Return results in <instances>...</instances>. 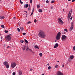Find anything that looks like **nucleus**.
I'll return each mask as SVG.
<instances>
[{
    "label": "nucleus",
    "instance_id": "412c9836",
    "mask_svg": "<svg viewBox=\"0 0 75 75\" xmlns=\"http://www.w3.org/2000/svg\"><path fill=\"white\" fill-rule=\"evenodd\" d=\"M70 58L71 59H73L74 58V57L73 55H71L70 56Z\"/></svg>",
    "mask_w": 75,
    "mask_h": 75
},
{
    "label": "nucleus",
    "instance_id": "13d9d810",
    "mask_svg": "<svg viewBox=\"0 0 75 75\" xmlns=\"http://www.w3.org/2000/svg\"><path fill=\"white\" fill-rule=\"evenodd\" d=\"M1 40H3V38H2L1 37Z\"/></svg>",
    "mask_w": 75,
    "mask_h": 75
},
{
    "label": "nucleus",
    "instance_id": "8fccbe9b",
    "mask_svg": "<svg viewBox=\"0 0 75 75\" xmlns=\"http://www.w3.org/2000/svg\"><path fill=\"white\" fill-rule=\"evenodd\" d=\"M28 10H29V11H30V6H29Z\"/></svg>",
    "mask_w": 75,
    "mask_h": 75
},
{
    "label": "nucleus",
    "instance_id": "37998d69",
    "mask_svg": "<svg viewBox=\"0 0 75 75\" xmlns=\"http://www.w3.org/2000/svg\"><path fill=\"white\" fill-rule=\"evenodd\" d=\"M33 12H32L31 13L30 16H32V15H33Z\"/></svg>",
    "mask_w": 75,
    "mask_h": 75
},
{
    "label": "nucleus",
    "instance_id": "f704fd0d",
    "mask_svg": "<svg viewBox=\"0 0 75 75\" xmlns=\"http://www.w3.org/2000/svg\"><path fill=\"white\" fill-rule=\"evenodd\" d=\"M13 75H16V73L15 72H13Z\"/></svg>",
    "mask_w": 75,
    "mask_h": 75
},
{
    "label": "nucleus",
    "instance_id": "5701e85b",
    "mask_svg": "<svg viewBox=\"0 0 75 75\" xmlns=\"http://www.w3.org/2000/svg\"><path fill=\"white\" fill-rule=\"evenodd\" d=\"M35 48H38V49H39V48H38V46H37V45H35Z\"/></svg>",
    "mask_w": 75,
    "mask_h": 75
},
{
    "label": "nucleus",
    "instance_id": "4d7b16f0",
    "mask_svg": "<svg viewBox=\"0 0 75 75\" xmlns=\"http://www.w3.org/2000/svg\"><path fill=\"white\" fill-rule=\"evenodd\" d=\"M26 48H28V46H27Z\"/></svg>",
    "mask_w": 75,
    "mask_h": 75
},
{
    "label": "nucleus",
    "instance_id": "c85d7f7f",
    "mask_svg": "<svg viewBox=\"0 0 75 75\" xmlns=\"http://www.w3.org/2000/svg\"><path fill=\"white\" fill-rule=\"evenodd\" d=\"M5 33H8V30H5L4 31Z\"/></svg>",
    "mask_w": 75,
    "mask_h": 75
},
{
    "label": "nucleus",
    "instance_id": "3c124183",
    "mask_svg": "<svg viewBox=\"0 0 75 75\" xmlns=\"http://www.w3.org/2000/svg\"><path fill=\"white\" fill-rule=\"evenodd\" d=\"M27 16H28V14H26V17H27Z\"/></svg>",
    "mask_w": 75,
    "mask_h": 75
},
{
    "label": "nucleus",
    "instance_id": "49530a36",
    "mask_svg": "<svg viewBox=\"0 0 75 75\" xmlns=\"http://www.w3.org/2000/svg\"><path fill=\"white\" fill-rule=\"evenodd\" d=\"M31 52H33V53H34V52H33V51H32V50H31L30 51Z\"/></svg>",
    "mask_w": 75,
    "mask_h": 75
},
{
    "label": "nucleus",
    "instance_id": "473e14b6",
    "mask_svg": "<svg viewBox=\"0 0 75 75\" xmlns=\"http://www.w3.org/2000/svg\"><path fill=\"white\" fill-rule=\"evenodd\" d=\"M25 34H26V33H23V35H25Z\"/></svg>",
    "mask_w": 75,
    "mask_h": 75
},
{
    "label": "nucleus",
    "instance_id": "9b49d317",
    "mask_svg": "<svg viewBox=\"0 0 75 75\" xmlns=\"http://www.w3.org/2000/svg\"><path fill=\"white\" fill-rule=\"evenodd\" d=\"M55 45H54V48H57V47H58V46H59V45H58V44L57 43H56L55 44Z\"/></svg>",
    "mask_w": 75,
    "mask_h": 75
},
{
    "label": "nucleus",
    "instance_id": "393cba45",
    "mask_svg": "<svg viewBox=\"0 0 75 75\" xmlns=\"http://www.w3.org/2000/svg\"><path fill=\"white\" fill-rule=\"evenodd\" d=\"M37 8H40V6L39 5H37Z\"/></svg>",
    "mask_w": 75,
    "mask_h": 75
},
{
    "label": "nucleus",
    "instance_id": "a878e982",
    "mask_svg": "<svg viewBox=\"0 0 75 75\" xmlns=\"http://www.w3.org/2000/svg\"><path fill=\"white\" fill-rule=\"evenodd\" d=\"M17 30L18 32H20V30L19 28H17Z\"/></svg>",
    "mask_w": 75,
    "mask_h": 75
},
{
    "label": "nucleus",
    "instance_id": "dca6fc26",
    "mask_svg": "<svg viewBox=\"0 0 75 75\" xmlns=\"http://www.w3.org/2000/svg\"><path fill=\"white\" fill-rule=\"evenodd\" d=\"M20 42H21V43H23V42H25H25H24V40H20Z\"/></svg>",
    "mask_w": 75,
    "mask_h": 75
},
{
    "label": "nucleus",
    "instance_id": "7ed1b4c3",
    "mask_svg": "<svg viewBox=\"0 0 75 75\" xmlns=\"http://www.w3.org/2000/svg\"><path fill=\"white\" fill-rule=\"evenodd\" d=\"M6 40V41H10L11 40V38L10 35H8L6 36L5 38Z\"/></svg>",
    "mask_w": 75,
    "mask_h": 75
},
{
    "label": "nucleus",
    "instance_id": "774afa93",
    "mask_svg": "<svg viewBox=\"0 0 75 75\" xmlns=\"http://www.w3.org/2000/svg\"><path fill=\"white\" fill-rule=\"evenodd\" d=\"M64 9H63V10H64Z\"/></svg>",
    "mask_w": 75,
    "mask_h": 75
},
{
    "label": "nucleus",
    "instance_id": "b1692460",
    "mask_svg": "<svg viewBox=\"0 0 75 75\" xmlns=\"http://www.w3.org/2000/svg\"><path fill=\"white\" fill-rule=\"evenodd\" d=\"M55 68H58V65H56L55 66Z\"/></svg>",
    "mask_w": 75,
    "mask_h": 75
},
{
    "label": "nucleus",
    "instance_id": "c03bdc74",
    "mask_svg": "<svg viewBox=\"0 0 75 75\" xmlns=\"http://www.w3.org/2000/svg\"><path fill=\"white\" fill-rule=\"evenodd\" d=\"M64 31H67V29H64Z\"/></svg>",
    "mask_w": 75,
    "mask_h": 75
},
{
    "label": "nucleus",
    "instance_id": "4468645a",
    "mask_svg": "<svg viewBox=\"0 0 75 75\" xmlns=\"http://www.w3.org/2000/svg\"><path fill=\"white\" fill-rule=\"evenodd\" d=\"M5 17L4 16H0V19H1V20H3L4 18Z\"/></svg>",
    "mask_w": 75,
    "mask_h": 75
},
{
    "label": "nucleus",
    "instance_id": "4be33fe9",
    "mask_svg": "<svg viewBox=\"0 0 75 75\" xmlns=\"http://www.w3.org/2000/svg\"><path fill=\"white\" fill-rule=\"evenodd\" d=\"M39 55L40 56V57H42V53H40L39 54Z\"/></svg>",
    "mask_w": 75,
    "mask_h": 75
},
{
    "label": "nucleus",
    "instance_id": "e433bc0d",
    "mask_svg": "<svg viewBox=\"0 0 75 75\" xmlns=\"http://www.w3.org/2000/svg\"><path fill=\"white\" fill-rule=\"evenodd\" d=\"M31 23V22L30 21H29L27 23L28 24H30Z\"/></svg>",
    "mask_w": 75,
    "mask_h": 75
},
{
    "label": "nucleus",
    "instance_id": "864d4df0",
    "mask_svg": "<svg viewBox=\"0 0 75 75\" xmlns=\"http://www.w3.org/2000/svg\"><path fill=\"white\" fill-rule=\"evenodd\" d=\"M24 12H25V13H27V11H25Z\"/></svg>",
    "mask_w": 75,
    "mask_h": 75
},
{
    "label": "nucleus",
    "instance_id": "ddd939ff",
    "mask_svg": "<svg viewBox=\"0 0 75 75\" xmlns=\"http://www.w3.org/2000/svg\"><path fill=\"white\" fill-rule=\"evenodd\" d=\"M26 48V46H23V47H22V50L23 51H24L25 50V48Z\"/></svg>",
    "mask_w": 75,
    "mask_h": 75
},
{
    "label": "nucleus",
    "instance_id": "cd10ccee",
    "mask_svg": "<svg viewBox=\"0 0 75 75\" xmlns=\"http://www.w3.org/2000/svg\"><path fill=\"white\" fill-rule=\"evenodd\" d=\"M73 51H75V46H74L73 48Z\"/></svg>",
    "mask_w": 75,
    "mask_h": 75
},
{
    "label": "nucleus",
    "instance_id": "603ef678",
    "mask_svg": "<svg viewBox=\"0 0 75 75\" xmlns=\"http://www.w3.org/2000/svg\"><path fill=\"white\" fill-rule=\"evenodd\" d=\"M10 48V46H8L7 47V48Z\"/></svg>",
    "mask_w": 75,
    "mask_h": 75
},
{
    "label": "nucleus",
    "instance_id": "58836bf2",
    "mask_svg": "<svg viewBox=\"0 0 75 75\" xmlns=\"http://www.w3.org/2000/svg\"><path fill=\"white\" fill-rule=\"evenodd\" d=\"M28 50H29V48H26V51H28Z\"/></svg>",
    "mask_w": 75,
    "mask_h": 75
},
{
    "label": "nucleus",
    "instance_id": "680f3d73",
    "mask_svg": "<svg viewBox=\"0 0 75 75\" xmlns=\"http://www.w3.org/2000/svg\"><path fill=\"white\" fill-rule=\"evenodd\" d=\"M55 42H57V40H55Z\"/></svg>",
    "mask_w": 75,
    "mask_h": 75
},
{
    "label": "nucleus",
    "instance_id": "ea45409f",
    "mask_svg": "<svg viewBox=\"0 0 75 75\" xmlns=\"http://www.w3.org/2000/svg\"><path fill=\"white\" fill-rule=\"evenodd\" d=\"M62 68H64V65L63 64H62Z\"/></svg>",
    "mask_w": 75,
    "mask_h": 75
},
{
    "label": "nucleus",
    "instance_id": "4c0bfd02",
    "mask_svg": "<svg viewBox=\"0 0 75 75\" xmlns=\"http://www.w3.org/2000/svg\"><path fill=\"white\" fill-rule=\"evenodd\" d=\"M33 3V1L32 0H30V3L31 4Z\"/></svg>",
    "mask_w": 75,
    "mask_h": 75
},
{
    "label": "nucleus",
    "instance_id": "09e8293b",
    "mask_svg": "<svg viewBox=\"0 0 75 75\" xmlns=\"http://www.w3.org/2000/svg\"><path fill=\"white\" fill-rule=\"evenodd\" d=\"M29 51H31V49H29Z\"/></svg>",
    "mask_w": 75,
    "mask_h": 75
},
{
    "label": "nucleus",
    "instance_id": "bf43d9fd",
    "mask_svg": "<svg viewBox=\"0 0 75 75\" xmlns=\"http://www.w3.org/2000/svg\"><path fill=\"white\" fill-rule=\"evenodd\" d=\"M13 18L14 19H16V17H14Z\"/></svg>",
    "mask_w": 75,
    "mask_h": 75
},
{
    "label": "nucleus",
    "instance_id": "f8f14e48",
    "mask_svg": "<svg viewBox=\"0 0 75 75\" xmlns=\"http://www.w3.org/2000/svg\"><path fill=\"white\" fill-rule=\"evenodd\" d=\"M28 7V4H27L26 5L25 4L24 6V8H27Z\"/></svg>",
    "mask_w": 75,
    "mask_h": 75
},
{
    "label": "nucleus",
    "instance_id": "2f4dec72",
    "mask_svg": "<svg viewBox=\"0 0 75 75\" xmlns=\"http://www.w3.org/2000/svg\"><path fill=\"white\" fill-rule=\"evenodd\" d=\"M34 22L35 23H37V20L35 19V20H34Z\"/></svg>",
    "mask_w": 75,
    "mask_h": 75
},
{
    "label": "nucleus",
    "instance_id": "a18cd8bd",
    "mask_svg": "<svg viewBox=\"0 0 75 75\" xmlns=\"http://www.w3.org/2000/svg\"><path fill=\"white\" fill-rule=\"evenodd\" d=\"M75 0H72V2H73V3H74V2H75Z\"/></svg>",
    "mask_w": 75,
    "mask_h": 75
},
{
    "label": "nucleus",
    "instance_id": "69168bd1",
    "mask_svg": "<svg viewBox=\"0 0 75 75\" xmlns=\"http://www.w3.org/2000/svg\"><path fill=\"white\" fill-rule=\"evenodd\" d=\"M2 0H0V1H1Z\"/></svg>",
    "mask_w": 75,
    "mask_h": 75
},
{
    "label": "nucleus",
    "instance_id": "aec40b11",
    "mask_svg": "<svg viewBox=\"0 0 75 75\" xmlns=\"http://www.w3.org/2000/svg\"><path fill=\"white\" fill-rule=\"evenodd\" d=\"M1 28H5V27H4V25H1Z\"/></svg>",
    "mask_w": 75,
    "mask_h": 75
},
{
    "label": "nucleus",
    "instance_id": "bb28decb",
    "mask_svg": "<svg viewBox=\"0 0 75 75\" xmlns=\"http://www.w3.org/2000/svg\"><path fill=\"white\" fill-rule=\"evenodd\" d=\"M48 69H51V66H49L48 68Z\"/></svg>",
    "mask_w": 75,
    "mask_h": 75
},
{
    "label": "nucleus",
    "instance_id": "0e129e2a",
    "mask_svg": "<svg viewBox=\"0 0 75 75\" xmlns=\"http://www.w3.org/2000/svg\"><path fill=\"white\" fill-rule=\"evenodd\" d=\"M57 62H59V61H57Z\"/></svg>",
    "mask_w": 75,
    "mask_h": 75
},
{
    "label": "nucleus",
    "instance_id": "052dcab7",
    "mask_svg": "<svg viewBox=\"0 0 75 75\" xmlns=\"http://www.w3.org/2000/svg\"><path fill=\"white\" fill-rule=\"evenodd\" d=\"M71 0H68V1H71Z\"/></svg>",
    "mask_w": 75,
    "mask_h": 75
},
{
    "label": "nucleus",
    "instance_id": "c9c22d12",
    "mask_svg": "<svg viewBox=\"0 0 75 75\" xmlns=\"http://www.w3.org/2000/svg\"><path fill=\"white\" fill-rule=\"evenodd\" d=\"M4 48H6L7 47V46L6 45H4Z\"/></svg>",
    "mask_w": 75,
    "mask_h": 75
},
{
    "label": "nucleus",
    "instance_id": "de8ad7c7",
    "mask_svg": "<svg viewBox=\"0 0 75 75\" xmlns=\"http://www.w3.org/2000/svg\"><path fill=\"white\" fill-rule=\"evenodd\" d=\"M72 17H71L70 18V20H72Z\"/></svg>",
    "mask_w": 75,
    "mask_h": 75
},
{
    "label": "nucleus",
    "instance_id": "1a4fd4ad",
    "mask_svg": "<svg viewBox=\"0 0 75 75\" xmlns=\"http://www.w3.org/2000/svg\"><path fill=\"white\" fill-rule=\"evenodd\" d=\"M72 9H71L69 11V13L68 14V18H70L71 16V13H72Z\"/></svg>",
    "mask_w": 75,
    "mask_h": 75
},
{
    "label": "nucleus",
    "instance_id": "5fc2aeb1",
    "mask_svg": "<svg viewBox=\"0 0 75 75\" xmlns=\"http://www.w3.org/2000/svg\"><path fill=\"white\" fill-rule=\"evenodd\" d=\"M30 71H33V69H30Z\"/></svg>",
    "mask_w": 75,
    "mask_h": 75
},
{
    "label": "nucleus",
    "instance_id": "79ce46f5",
    "mask_svg": "<svg viewBox=\"0 0 75 75\" xmlns=\"http://www.w3.org/2000/svg\"><path fill=\"white\" fill-rule=\"evenodd\" d=\"M51 3H54V1H51Z\"/></svg>",
    "mask_w": 75,
    "mask_h": 75
},
{
    "label": "nucleus",
    "instance_id": "6e6552de",
    "mask_svg": "<svg viewBox=\"0 0 75 75\" xmlns=\"http://www.w3.org/2000/svg\"><path fill=\"white\" fill-rule=\"evenodd\" d=\"M58 20H59L58 22L59 24H61L60 23H61L62 24H64V22L62 21L61 20V18H58Z\"/></svg>",
    "mask_w": 75,
    "mask_h": 75
},
{
    "label": "nucleus",
    "instance_id": "6ab92c4d",
    "mask_svg": "<svg viewBox=\"0 0 75 75\" xmlns=\"http://www.w3.org/2000/svg\"><path fill=\"white\" fill-rule=\"evenodd\" d=\"M24 40L25 41L26 43V44H27V43H28V41L27 40H26L25 39H24Z\"/></svg>",
    "mask_w": 75,
    "mask_h": 75
},
{
    "label": "nucleus",
    "instance_id": "423d86ee",
    "mask_svg": "<svg viewBox=\"0 0 75 75\" xmlns=\"http://www.w3.org/2000/svg\"><path fill=\"white\" fill-rule=\"evenodd\" d=\"M16 63L15 62H13L11 64V67L13 68H14V67L16 66Z\"/></svg>",
    "mask_w": 75,
    "mask_h": 75
},
{
    "label": "nucleus",
    "instance_id": "f03ea898",
    "mask_svg": "<svg viewBox=\"0 0 75 75\" xmlns=\"http://www.w3.org/2000/svg\"><path fill=\"white\" fill-rule=\"evenodd\" d=\"M61 37V32H59L56 35V39L57 40H59Z\"/></svg>",
    "mask_w": 75,
    "mask_h": 75
},
{
    "label": "nucleus",
    "instance_id": "39448f33",
    "mask_svg": "<svg viewBox=\"0 0 75 75\" xmlns=\"http://www.w3.org/2000/svg\"><path fill=\"white\" fill-rule=\"evenodd\" d=\"M67 38V37L64 35H63L62 37V41H65V40Z\"/></svg>",
    "mask_w": 75,
    "mask_h": 75
},
{
    "label": "nucleus",
    "instance_id": "2eb2a0df",
    "mask_svg": "<svg viewBox=\"0 0 75 75\" xmlns=\"http://www.w3.org/2000/svg\"><path fill=\"white\" fill-rule=\"evenodd\" d=\"M19 75H21V74H22V71L21 70H19Z\"/></svg>",
    "mask_w": 75,
    "mask_h": 75
},
{
    "label": "nucleus",
    "instance_id": "f3484780",
    "mask_svg": "<svg viewBox=\"0 0 75 75\" xmlns=\"http://www.w3.org/2000/svg\"><path fill=\"white\" fill-rule=\"evenodd\" d=\"M20 29H21V31H23V30H24V28L22 27H20Z\"/></svg>",
    "mask_w": 75,
    "mask_h": 75
},
{
    "label": "nucleus",
    "instance_id": "e2e57ef3",
    "mask_svg": "<svg viewBox=\"0 0 75 75\" xmlns=\"http://www.w3.org/2000/svg\"><path fill=\"white\" fill-rule=\"evenodd\" d=\"M42 75H44V74H42Z\"/></svg>",
    "mask_w": 75,
    "mask_h": 75
},
{
    "label": "nucleus",
    "instance_id": "6e6d98bb",
    "mask_svg": "<svg viewBox=\"0 0 75 75\" xmlns=\"http://www.w3.org/2000/svg\"><path fill=\"white\" fill-rule=\"evenodd\" d=\"M49 65H50L49 64H47V65L49 66Z\"/></svg>",
    "mask_w": 75,
    "mask_h": 75
},
{
    "label": "nucleus",
    "instance_id": "a211bd4d",
    "mask_svg": "<svg viewBox=\"0 0 75 75\" xmlns=\"http://www.w3.org/2000/svg\"><path fill=\"white\" fill-rule=\"evenodd\" d=\"M39 11L40 13H42V9H40L39 10Z\"/></svg>",
    "mask_w": 75,
    "mask_h": 75
},
{
    "label": "nucleus",
    "instance_id": "72a5a7b5",
    "mask_svg": "<svg viewBox=\"0 0 75 75\" xmlns=\"http://www.w3.org/2000/svg\"><path fill=\"white\" fill-rule=\"evenodd\" d=\"M46 2L47 3H49V1H48V0H47Z\"/></svg>",
    "mask_w": 75,
    "mask_h": 75
},
{
    "label": "nucleus",
    "instance_id": "20e7f679",
    "mask_svg": "<svg viewBox=\"0 0 75 75\" xmlns=\"http://www.w3.org/2000/svg\"><path fill=\"white\" fill-rule=\"evenodd\" d=\"M4 65L6 68H8L10 67L9 65H8V63L7 62H4Z\"/></svg>",
    "mask_w": 75,
    "mask_h": 75
},
{
    "label": "nucleus",
    "instance_id": "a19ab883",
    "mask_svg": "<svg viewBox=\"0 0 75 75\" xmlns=\"http://www.w3.org/2000/svg\"><path fill=\"white\" fill-rule=\"evenodd\" d=\"M52 8H53V6H52L51 7V9H52Z\"/></svg>",
    "mask_w": 75,
    "mask_h": 75
},
{
    "label": "nucleus",
    "instance_id": "338daca9",
    "mask_svg": "<svg viewBox=\"0 0 75 75\" xmlns=\"http://www.w3.org/2000/svg\"><path fill=\"white\" fill-rule=\"evenodd\" d=\"M67 6H68V5H67Z\"/></svg>",
    "mask_w": 75,
    "mask_h": 75
},
{
    "label": "nucleus",
    "instance_id": "0eeeda50",
    "mask_svg": "<svg viewBox=\"0 0 75 75\" xmlns=\"http://www.w3.org/2000/svg\"><path fill=\"white\" fill-rule=\"evenodd\" d=\"M71 26L70 27V29L69 30L70 31H72V30H73V27H74V21L71 22Z\"/></svg>",
    "mask_w": 75,
    "mask_h": 75
},
{
    "label": "nucleus",
    "instance_id": "7c9ffc66",
    "mask_svg": "<svg viewBox=\"0 0 75 75\" xmlns=\"http://www.w3.org/2000/svg\"><path fill=\"white\" fill-rule=\"evenodd\" d=\"M20 2L21 4H23V2L21 1V0H20Z\"/></svg>",
    "mask_w": 75,
    "mask_h": 75
},
{
    "label": "nucleus",
    "instance_id": "c756f323",
    "mask_svg": "<svg viewBox=\"0 0 75 75\" xmlns=\"http://www.w3.org/2000/svg\"><path fill=\"white\" fill-rule=\"evenodd\" d=\"M34 8H33L32 10V13H34Z\"/></svg>",
    "mask_w": 75,
    "mask_h": 75
},
{
    "label": "nucleus",
    "instance_id": "9d476101",
    "mask_svg": "<svg viewBox=\"0 0 75 75\" xmlns=\"http://www.w3.org/2000/svg\"><path fill=\"white\" fill-rule=\"evenodd\" d=\"M57 75H63V74L60 71H57Z\"/></svg>",
    "mask_w": 75,
    "mask_h": 75
},
{
    "label": "nucleus",
    "instance_id": "f257e3e1",
    "mask_svg": "<svg viewBox=\"0 0 75 75\" xmlns=\"http://www.w3.org/2000/svg\"><path fill=\"white\" fill-rule=\"evenodd\" d=\"M39 36L41 38H45L46 36L45 33L43 30H40L39 33Z\"/></svg>",
    "mask_w": 75,
    "mask_h": 75
}]
</instances>
